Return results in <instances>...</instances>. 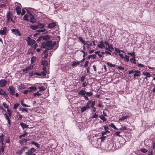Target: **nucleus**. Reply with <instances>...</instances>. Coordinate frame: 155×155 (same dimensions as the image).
I'll return each mask as SVG.
<instances>
[{
	"label": "nucleus",
	"instance_id": "1",
	"mask_svg": "<svg viewBox=\"0 0 155 155\" xmlns=\"http://www.w3.org/2000/svg\"><path fill=\"white\" fill-rule=\"evenodd\" d=\"M56 44V41L53 42L51 41L48 40L45 42L43 43L41 45V47L44 48H46L47 49L51 50L53 49Z\"/></svg>",
	"mask_w": 155,
	"mask_h": 155
},
{
	"label": "nucleus",
	"instance_id": "2",
	"mask_svg": "<svg viewBox=\"0 0 155 155\" xmlns=\"http://www.w3.org/2000/svg\"><path fill=\"white\" fill-rule=\"evenodd\" d=\"M36 151V150L34 148H31L25 153V155H36L35 153Z\"/></svg>",
	"mask_w": 155,
	"mask_h": 155
},
{
	"label": "nucleus",
	"instance_id": "3",
	"mask_svg": "<svg viewBox=\"0 0 155 155\" xmlns=\"http://www.w3.org/2000/svg\"><path fill=\"white\" fill-rule=\"evenodd\" d=\"M6 17L7 19V22H9L10 21L13 23H15V21L13 20V15L12 13L9 11L6 14Z\"/></svg>",
	"mask_w": 155,
	"mask_h": 155
},
{
	"label": "nucleus",
	"instance_id": "4",
	"mask_svg": "<svg viewBox=\"0 0 155 155\" xmlns=\"http://www.w3.org/2000/svg\"><path fill=\"white\" fill-rule=\"evenodd\" d=\"M86 91L84 90H81L78 92V94L83 96L85 100L88 101L89 100V98L86 95Z\"/></svg>",
	"mask_w": 155,
	"mask_h": 155
},
{
	"label": "nucleus",
	"instance_id": "5",
	"mask_svg": "<svg viewBox=\"0 0 155 155\" xmlns=\"http://www.w3.org/2000/svg\"><path fill=\"white\" fill-rule=\"evenodd\" d=\"M26 41L28 42V45H32L35 43V41L31 39L30 37H27L26 39Z\"/></svg>",
	"mask_w": 155,
	"mask_h": 155
},
{
	"label": "nucleus",
	"instance_id": "6",
	"mask_svg": "<svg viewBox=\"0 0 155 155\" xmlns=\"http://www.w3.org/2000/svg\"><path fill=\"white\" fill-rule=\"evenodd\" d=\"M7 90L9 91L11 95L12 96L15 95V89L12 86H9Z\"/></svg>",
	"mask_w": 155,
	"mask_h": 155
},
{
	"label": "nucleus",
	"instance_id": "7",
	"mask_svg": "<svg viewBox=\"0 0 155 155\" xmlns=\"http://www.w3.org/2000/svg\"><path fill=\"white\" fill-rule=\"evenodd\" d=\"M11 31L12 32L14 33V34L17 36H21V34L20 32L17 29H12L11 30Z\"/></svg>",
	"mask_w": 155,
	"mask_h": 155
},
{
	"label": "nucleus",
	"instance_id": "8",
	"mask_svg": "<svg viewBox=\"0 0 155 155\" xmlns=\"http://www.w3.org/2000/svg\"><path fill=\"white\" fill-rule=\"evenodd\" d=\"M7 82L5 79H2L0 80V87H5L7 84Z\"/></svg>",
	"mask_w": 155,
	"mask_h": 155
},
{
	"label": "nucleus",
	"instance_id": "9",
	"mask_svg": "<svg viewBox=\"0 0 155 155\" xmlns=\"http://www.w3.org/2000/svg\"><path fill=\"white\" fill-rule=\"evenodd\" d=\"M4 114V115L5 117L7 120L8 124L9 125V126L11 125L10 120V118L11 117L9 116L7 113H6Z\"/></svg>",
	"mask_w": 155,
	"mask_h": 155
},
{
	"label": "nucleus",
	"instance_id": "10",
	"mask_svg": "<svg viewBox=\"0 0 155 155\" xmlns=\"http://www.w3.org/2000/svg\"><path fill=\"white\" fill-rule=\"evenodd\" d=\"M97 47L99 48L103 49L105 48V46L104 42L101 41L99 42V44L97 45Z\"/></svg>",
	"mask_w": 155,
	"mask_h": 155
},
{
	"label": "nucleus",
	"instance_id": "11",
	"mask_svg": "<svg viewBox=\"0 0 155 155\" xmlns=\"http://www.w3.org/2000/svg\"><path fill=\"white\" fill-rule=\"evenodd\" d=\"M3 30H0V34L2 35H5L6 33L7 28L6 27H4Z\"/></svg>",
	"mask_w": 155,
	"mask_h": 155
},
{
	"label": "nucleus",
	"instance_id": "12",
	"mask_svg": "<svg viewBox=\"0 0 155 155\" xmlns=\"http://www.w3.org/2000/svg\"><path fill=\"white\" fill-rule=\"evenodd\" d=\"M0 95H3L5 97L8 96V94L2 88H0Z\"/></svg>",
	"mask_w": 155,
	"mask_h": 155
},
{
	"label": "nucleus",
	"instance_id": "13",
	"mask_svg": "<svg viewBox=\"0 0 155 155\" xmlns=\"http://www.w3.org/2000/svg\"><path fill=\"white\" fill-rule=\"evenodd\" d=\"M56 26V23L55 22H52L49 23L48 25V27L50 29L54 28Z\"/></svg>",
	"mask_w": 155,
	"mask_h": 155
},
{
	"label": "nucleus",
	"instance_id": "14",
	"mask_svg": "<svg viewBox=\"0 0 155 155\" xmlns=\"http://www.w3.org/2000/svg\"><path fill=\"white\" fill-rule=\"evenodd\" d=\"M135 73L134 74V79H135V77H139L140 76V72L138 70H136L134 71Z\"/></svg>",
	"mask_w": 155,
	"mask_h": 155
},
{
	"label": "nucleus",
	"instance_id": "15",
	"mask_svg": "<svg viewBox=\"0 0 155 155\" xmlns=\"http://www.w3.org/2000/svg\"><path fill=\"white\" fill-rule=\"evenodd\" d=\"M26 148V147H24L23 148H21V149L19 150L17 152V153L19 155H21L22 153L25 151V149Z\"/></svg>",
	"mask_w": 155,
	"mask_h": 155
},
{
	"label": "nucleus",
	"instance_id": "16",
	"mask_svg": "<svg viewBox=\"0 0 155 155\" xmlns=\"http://www.w3.org/2000/svg\"><path fill=\"white\" fill-rule=\"evenodd\" d=\"M20 125L21 126L23 130L25 128H28V125H27L23 122L20 124Z\"/></svg>",
	"mask_w": 155,
	"mask_h": 155
},
{
	"label": "nucleus",
	"instance_id": "17",
	"mask_svg": "<svg viewBox=\"0 0 155 155\" xmlns=\"http://www.w3.org/2000/svg\"><path fill=\"white\" fill-rule=\"evenodd\" d=\"M15 10L18 15H20L21 14V8L20 6H17Z\"/></svg>",
	"mask_w": 155,
	"mask_h": 155
},
{
	"label": "nucleus",
	"instance_id": "18",
	"mask_svg": "<svg viewBox=\"0 0 155 155\" xmlns=\"http://www.w3.org/2000/svg\"><path fill=\"white\" fill-rule=\"evenodd\" d=\"M80 64L79 61H73L72 63L71 66L73 67L76 66Z\"/></svg>",
	"mask_w": 155,
	"mask_h": 155
},
{
	"label": "nucleus",
	"instance_id": "19",
	"mask_svg": "<svg viewBox=\"0 0 155 155\" xmlns=\"http://www.w3.org/2000/svg\"><path fill=\"white\" fill-rule=\"evenodd\" d=\"M29 14L30 15L32 16L30 18V21L31 22L34 23V16L32 15V14L30 12H29Z\"/></svg>",
	"mask_w": 155,
	"mask_h": 155
},
{
	"label": "nucleus",
	"instance_id": "20",
	"mask_svg": "<svg viewBox=\"0 0 155 155\" xmlns=\"http://www.w3.org/2000/svg\"><path fill=\"white\" fill-rule=\"evenodd\" d=\"M43 38V40H47L49 39L50 38V37L49 35H47L45 36H43V37H41Z\"/></svg>",
	"mask_w": 155,
	"mask_h": 155
},
{
	"label": "nucleus",
	"instance_id": "21",
	"mask_svg": "<svg viewBox=\"0 0 155 155\" xmlns=\"http://www.w3.org/2000/svg\"><path fill=\"white\" fill-rule=\"evenodd\" d=\"M41 64L44 66L46 67L48 65L47 61L46 60H43L41 61Z\"/></svg>",
	"mask_w": 155,
	"mask_h": 155
},
{
	"label": "nucleus",
	"instance_id": "22",
	"mask_svg": "<svg viewBox=\"0 0 155 155\" xmlns=\"http://www.w3.org/2000/svg\"><path fill=\"white\" fill-rule=\"evenodd\" d=\"M128 116L129 114H127L125 116H123L122 117L119 118V120L121 121H123L124 120L126 119L127 118V117H128Z\"/></svg>",
	"mask_w": 155,
	"mask_h": 155
},
{
	"label": "nucleus",
	"instance_id": "23",
	"mask_svg": "<svg viewBox=\"0 0 155 155\" xmlns=\"http://www.w3.org/2000/svg\"><path fill=\"white\" fill-rule=\"evenodd\" d=\"M92 103V101L90 100L86 104V106L87 108H89L91 107V104Z\"/></svg>",
	"mask_w": 155,
	"mask_h": 155
},
{
	"label": "nucleus",
	"instance_id": "24",
	"mask_svg": "<svg viewBox=\"0 0 155 155\" xmlns=\"http://www.w3.org/2000/svg\"><path fill=\"white\" fill-rule=\"evenodd\" d=\"M28 134V133L26 132V130L24 131V133L19 136V138L20 139H21L22 137H24L26 136Z\"/></svg>",
	"mask_w": 155,
	"mask_h": 155
},
{
	"label": "nucleus",
	"instance_id": "25",
	"mask_svg": "<svg viewBox=\"0 0 155 155\" xmlns=\"http://www.w3.org/2000/svg\"><path fill=\"white\" fill-rule=\"evenodd\" d=\"M135 58V57H133L132 58H130V62L132 63H133L134 64H136V60Z\"/></svg>",
	"mask_w": 155,
	"mask_h": 155
},
{
	"label": "nucleus",
	"instance_id": "26",
	"mask_svg": "<svg viewBox=\"0 0 155 155\" xmlns=\"http://www.w3.org/2000/svg\"><path fill=\"white\" fill-rule=\"evenodd\" d=\"M26 86L24 84H21L19 87V89L22 90L25 88Z\"/></svg>",
	"mask_w": 155,
	"mask_h": 155
},
{
	"label": "nucleus",
	"instance_id": "27",
	"mask_svg": "<svg viewBox=\"0 0 155 155\" xmlns=\"http://www.w3.org/2000/svg\"><path fill=\"white\" fill-rule=\"evenodd\" d=\"M31 69V66H28V67H27L25 69H23L22 70L23 71V72H25L26 71H27L28 70H29L30 69ZM27 72L26 71L25 72V73H27Z\"/></svg>",
	"mask_w": 155,
	"mask_h": 155
},
{
	"label": "nucleus",
	"instance_id": "28",
	"mask_svg": "<svg viewBox=\"0 0 155 155\" xmlns=\"http://www.w3.org/2000/svg\"><path fill=\"white\" fill-rule=\"evenodd\" d=\"M92 58L93 59L96 58V55L95 54L90 55L87 58V59H89L90 58Z\"/></svg>",
	"mask_w": 155,
	"mask_h": 155
},
{
	"label": "nucleus",
	"instance_id": "29",
	"mask_svg": "<svg viewBox=\"0 0 155 155\" xmlns=\"http://www.w3.org/2000/svg\"><path fill=\"white\" fill-rule=\"evenodd\" d=\"M84 45H87L88 46H91L92 43L89 41H87L85 42V43L84 44Z\"/></svg>",
	"mask_w": 155,
	"mask_h": 155
},
{
	"label": "nucleus",
	"instance_id": "30",
	"mask_svg": "<svg viewBox=\"0 0 155 155\" xmlns=\"http://www.w3.org/2000/svg\"><path fill=\"white\" fill-rule=\"evenodd\" d=\"M99 118L101 119L103 121H106L107 120V119L106 118L104 117V116L103 115H100L99 116Z\"/></svg>",
	"mask_w": 155,
	"mask_h": 155
},
{
	"label": "nucleus",
	"instance_id": "31",
	"mask_svg": "<svg viewBox=\"0 0 155 155\" xmlns=\"http://www.w3.org/2000/svg\"><path fill=\"white\" fill-rule=\"evenodd\" d=\"M109 126L111 127H112L114 129L117 130H118V129L116 127L115 125H114V124L113 123H111L110 124Z\"/></svg>",
	"mask_w": 155,
	"mask_h": 155
},
{
	"label": "nucleus",
	"instance_id": "32",
	"mask_svg": "<svg viewBox=\"0 0 155 155\" xmlns=\"http://www.w3.org/2000/svg\"><path fill=\"white\" fill-rule=\"evenodd\" d=\"M31 143L32 144L34 145L35 146L37 147L38 148H39L40 147L39 144L35 142L34 141H32L31 142Z\"/></svg>",
	"mask_w": 155,
	"mask_h": 155
},
{
	"label": "nucleus",
	"instance_id": "33",
	"mask_svg": "<svg viewBox=\"0 0 155 155\" xmlns=\"http://www.w3.org/2000/svg\"><path fill=\"white\" fill-rule=\"evenodd\" d=\"M143 74L147 76L148 78H149L151 76L150 74V73L148 72H143Z\"/></svg>",
	"mask_w": 155,
	"mask_h": 155
},
{
	"label": "nucleus",
	"instance_id": "34",
	"mask_svg": "<svg viewBox=\"0 0 155 155\" xmlns=\"http://www.w3.org/2000/svg\"><path fill=\"white\" fill-rule=\"evenodd\" d=\"M38 88L39 89V91H44L46 89V88L44 86L38 87Z\"/></svg>",
	"mask_w": 155,
	"mask_h": 155
},
{
	"label": "nucleus",
	"instance_id": "35",
	"mask_svg": "<svg viewBox=\"0 0 155 155\" xmlns=\"http://www.w3.org/2000/svg\"><path fill=\"white\" fill-rule=\"evenodd\" d=\"M19 110L20 111L22 112L24 111L28 112V110L26 108H20L19 109Z\"/></svg>",
	"mask_w": 155,
	"mask_h": 155
},
{
	"label": "nucleus",
	"instance_id": "36",
	"mask_svg": "<svg viewBox=\"0 0 155 155\" xmlns=\"http://www.w3.org/2000/svg\"><path fill=\"white\" fill-rule=\"evenodd\" d=\"M38 28H43L45 27V25L43 23H39L38 25Z\"/></svg>",
	"mask_w": 155,
	"mask_h": 155
},
{
	"label": "nucleus",
	"instance_id": "37",
	"mask_svg": "<svg viewBox=\"0 0 155 155\" xmlns=\"http://www.w3.org/2000/svg\"><path fill=\"white\" fill-rule=\"evenodd\" d=\"M31 28L35 30L38 28V25H31L30 26Z\"/></svg>",
	"mask_w": 155,
	"mask_h": 155
},
{
	"label": "nucleus",
	"instance_id": "38",
	"mask_svg": "<svg viewBox=\"0 0 155 155\" xmlns=\"http://www.w3.org/2000/svg\"><path fill=\"white\" fill-rule=\"evenodd\" d=\"M106 64L110 67H114L115 66V65L112 64L109 62H107Z\"/></svg>",
	"mask_w": 155,
	"mask_h": 155
},
{
	"label": "nucleus",
	"instance_id": "39",
	"mask_svg": "<svg viewBox=\"0 0 155 155\" xmlns=\"http://www.w3.org/2000/svg\"><path fill=\"white\" fill-rule=\"evenodd\" d=\"M3 137V134L2 133L0 135V143L4 141Z\"/></svg>",
	"mask_w": 155,
	"mask_h": 155
},
{
	"label": "nucleus",
	"instance_id": "40",
	"mask_svg": "<svg viewBox=\"0 0 155 155\" xmlns=\"http://www.w3.org/2000/svg\"><path fill=\"white\" fill-rule=\"evenodd\" d=\"M21 104L24 107H29L30 106L29 105H28L26 104H25L23 100H22L21 102Z\"/></svg>",
	"mask_w": 155,
	"mask_h": 155
},
{
	"label": "nucleus",
	"instance_id": "41",
	"mask_svg": "<svg viewBox=\"0 0 155 155\" xmlns=\"http://www.w3.org/2000/svg\"><path fill=\"white\" fill-rule=\"evenodd\" d=\"M87 109L88 108L86 106L83 107L81 109V111L82 112H84L86 111Z\"/></svg>",
	"mask_w": 155,
	"mask_h": 155
},
{
	"label": "nucleus",
	"instance_id": "42",
	"mask_svg": "<svg viewBox=\"0 0 155 155\" xmlns=\"http://www.w3.org/2000/svg\"><path fill=\"white\" fill-rule=\"evenodd\" d=\"M23 19L24 20L28 21V16L27 14L25 15H24Z\"/></svg>",
	"mask_w": 155,
	"mask_h": 155
},
{
	"label": "nucleus",
	"instance_id": "43",
	"mask_svg": "<svg viewBox=\"0 0 155 155\" xmlns=\"http://www.w3.org/2000/svg\"><path fill=\"white\" fill-rule=\"evenodd\" d=\"M7 111L8 112V114H7L9 116L11 117L12 114V112L11 110L9 109H7Z\"/></svg>",
	"mask_w": 155,
	"mask_h": 155
},
{
	"label": "nucleus",
	"instance_id": "44",
	"mask_svg": "<svg viewBox=\"0 0 155 155\" xmlns=\"http://www.w3.org/2000/svg\"><path fill=\"white\" fill-rule=\"evenodd\" d=\"M41 94L39 93V92H37L36 93L33 94V96L34 97H36V96H40L41 95Z\"/></svg>",
	"mask_w": 155,
	"mask_h": 155
},
{
	"label": "nucleus",
	"instance_id": "45",
	"mask_svg": "<svg viewBox=\"0 0 155 155\" xmlns=\"http://www.w3.org/2000/svg\"><path fill=\"white\" fill-rule=\"evenodd\" d=\"M129 56L125 55L124 58L125 59L127 62H128L129 61Z\"/></svg>",
	"mask_w": 155,
	"mask_h": 155
},
{
	"label": "nucleus",
	"instance_id": "46",
	"mask_svg": "<svg viewBox=\"0 0 155 155\" xmlns=\"http://www.w3.org/2000/svg\"><path fill=\"white\" fill-rule=\"evenodd\" d=\"M19 105L20 104L19 103H16L14 104L13 106V109L14 110L16 109Z\"/></svg>",
	"mask_w": 155,
	"mask_h": 155
},
{
	"label": "nucleus",
	"instance_id": "47",
	"mask_svg": "<svg viewBox=\"0 0 155 155\" xmlns=\"http://www.w3.org/2000/svg\"><path fill=\"white\" fill-rule=\"evenodd\" d=\"M3 105L6 109H8L9 108V105L6 104L5 102L3 103Z\"/></svg>",
	"mask_w": 155,
	"mask_h": 155
},
{
	"label": "nucleus",
	"instance_id": "48",
	"mask_svg": "<svg viewBox=\"0 0 155 155\" xmlns=\"http://www.w3.org/2000/svg\"><path fill=\"white\" fill-rule=\"evenodd\" d=\"M78 38L79 41L84 44L85 43V41L83 40L82 38L80 36H79Z\"/></svg>",
	"mask_w": 155,
	"mask_h": 155
},
{
	"label": "nucleus",
	"instance_id": "49",
	"mask_svg": "<svg viewBox=\"0 0 155 155\" xmlns=\"http://www.w3.org/2000/svg\"><path fill=\"white\" fill-rule=\"evenodd\" d=\"M87 94V96H91L93 95V93L91 92H86V94Z\"/></svg>",
	"mask_w": 155,
	"mask_h": 155
},
{
	"label": "nucleus",
	"instance_id": "50",
	"mask_svg": "<svg viewBox=\"0 0 155 155\" xmlns=\"http://www.w3.org/2000/svg\"><path fill=\"white\" fill-rule=\"evenodd\" d=\"M135 52H133L132 53L128 52L127 54L130 55V56H132L133 57H135Z\"/></svg>",
	"mask_w": 155,
	"mask_h": 155
},
{
	"label": "nucleus",
	"instance_id": "51",
	"mask_svg": "<svg viewBox=\"0 0 155 155\" xmlns=\"http://www.w3.org/2000/svg\"><path fill=\"white\" fill-rule=\"evenodd\" d=\"M36 59V57H35L34 56H33L31 58V63H33L35 61Z\"/></svg>",
	"mask_w": 155,
	"mask_h": 155
},
{
	"label": "nucleus",
	"instance_id": "52",
	"mask_svg": "<svg viewBox=\"0 0 155 155\" xmlns=\"http://www.w3.org/2000/svg\"><path fill=\"white\" fill-rule=\"evenodd\" d=\"M29 89L31 90H34V91H36L37 90L36 87L35 86L30 87H29Z\"/></svg>",
	"mask_w": 155,
	"mask_h": 155
},
{
	"label": "nucleus",
	"instance_id": "53",
	"mask_svg": "<svg viewBox=\"0 0 155 155\" xmlns=\"http://www.w3.org/2000/svg\"><path fill=\"white\" fill-rule=\"evenodd\" d=\"M140 151L143 153H146L147 152V150L144 148H142L140 149Z\"/></svg>",
	"mask_w": 155,
	"mask_h": 155
},
{
	"label": "nucleus",
	"instance_id": "54",
	"mask_svg": "<svg viewBox=\"0 0 155 155\" xmlns=\"http://www.w3.org/2000/svg\"><path fill=\"white\" fill-rule=\"evenodd\" d=\"M6 143H10V139L9 137H8L5 140Z\"/></svg>",
	"mask_w": 155,
	"mask_h": 155
},
{
	"label": "nucleus",
	"instance_id": "55",
	"mask_svg": "<svg viewBox=\"0 0 155 155\" xmlns=\"http://www.w3.org/2000/svg\"><path fill=\"white\" fill-rule=\"evenodd\" d=\"M121 132V131L116 132L115 133L116 135L117 136H119V137H121V136L120 135V133Z\"/></svg>",
	"mask_w": 155,
	"mask_h": 155
},
{
	"label": "nucleus",
	"instance_id": "56",
	"mask_svg": "<svg viewBox=\"0 0 155 155\" xmlns=\"http://www.w3.org/2000/svg\"><path fill=\"white\" fill-rule=\"evenodd\" d=\"M28 92H31L32 91L31 90H26L24 91L23 93L24 94H28Z\"/></svg>",
	"mask_w": 155,
	"mask_h": 155
},
{
	"label": "nucleus",
	"instance_id": "57",
	"mask_svg": "<svg viewBox=\"0 0 155 155\" xmlns=\"http://www.w3.org/2000/svg\"><path fill=\"white\" fill-rule=\"evenodd\" d=\"M119 129L121 130H127V128L126 127L124 126L120 128Z\"/></svg>",
	"mask_w": 155,
	"mask_h": 155
},
{
	"label": "nucleus",
	"instance_id": "58",
	"mask_svg": "<svg viewBox=\"0 0 155 155\" xmlns=\"http://www.w3.org/2000/svg\"><path fill=\"white\" fill-rule=\"evenodd\" d=\"M85 75H84V76H82L81 77V81H82V82H83L84 81V80H85Z\"/></svg>",
	"mask_w": 155,
	"mask_h": 155
},
{
	"label": "nucleus",
	"instance_id": "59",
	"mask_svg": "<svg viewBox=\"0 0 155 155\" xmlns=\"http://www.w3.org/2000/svg\"><path fill=\"white\" fill-rule=\"evenodd\" d=\"M106 137V136H103L101 137L100 139H101V141H103L105 140V138Z\"/></svg>",
	"mask_w": 155,
	"mask_h": 155
},
{
	"label": "nucleus",
	"instance_id": "60",
	"mask_svg": "<svg viewBox=\"0 0 155 155\" xmlns=\"http://www.w3.org/2000/svg\"><path fill=\"white\" fill-rule=\"evenodd\" d=\"M95 101H92V103L91 104V107L92 108L94 107V105L95 104Z\"/></svg>",
	"mask_w": 155,
	"mask_h": 155
},
{
	"label": "nucleus",
	"instance_id": "61",
	"mask_svg": "<svg viewBox=\"0 0 155 155\" xmlns=\"http://www.w3.org/2000/svg\"><path fill=\"white\" fill-rule=\"evenodd\" d=\"M98 117V115L95 113L94 115L92 117V118H96Z\"/></svg>",
	"mask_w": 155,
	"mask_h": 155
},
{
	"label": "nucleus",
	"instance_id": "62",
	"mask_svg": "<svg viewBox=\"0 0 155 155\" xmlns=\"http://www.w3.org/2000/svg\"><path fill=\"white\" fill-rule=\"evenodd\" d=\"M115 51L117 53H118L119 54H120V49L117 48H115Z\"/></svg>",
	"mask_w": 155,
	"mask_h": 155
},
{
	"label": "nucleus",
	"instance_id": "63",
	"mask_svg": "<svg viewBox=\"0 0 155 155\" xmlns=\"http://www.w3.org/2000/svg\"><path fill=\"white\" fill-rule=\"evenodd\" d=\"M30 140L29 138H27L26 139H22V141H24L25 143H26V142Z\"/></svg>",
	"mask_w": 155,
	"mask_h": 155
},
{
	"label": "nucleus",
	"instance_id": "64",
	"mask_svg": "<svg viewBox=\"0 0 155 155\" xmlns=\"http://www.w3.org/2000/svg\"><path fill=\"white\" fill-rule=\"evenodd\" d=\"M89 63V61H85V64L84 65V67H86L87 66L88 64Z\"/></svg>",
	"mask_w": 155,
	"mask_h": 155
}]
</instances>
